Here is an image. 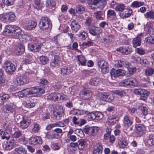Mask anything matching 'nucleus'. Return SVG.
<instances>
[{"instance_id": "f257e3e1", "label": "nucleus", "mask_w": 154, "mask_h": 154, "mask_svg": "<svg viewBox=\"0 0 154 154\" xmlns=\"http://www.w3.org/2000/svg\"><path fill=\"white\" fill-rule=\"evenodd\" d=\"M45 90L38 87H31L23 90L18 92L19 96L21 97H29L31 96H37L44 93Z\"/></svg>"}, {"instance_id": "f03ea898", "label": "nucleus", "mask_w": 154, "mask_h": 154, "mask_svg": "<svg viewBox=\"0 0 154 154\" xmlns=\"http://www.w3.org/2000/svg\"><path fill=\"white\" fill-rule=\"evenodd\" d=\"M21 32L22 30L20 27L12 25L6 26L3 32L4 35L13 36L19 38L23 35Z\"/></svg>"}, {"instance_id": "7ed1b4c3", "label": "nucleus", "mask_w": 154, "mask_h": 154, "mask_svg": "<svg viewBox=\"0 0 154 154\" xmlns=\"http://www.w3.org/2000/svg\"><path fill=\"white\" fill-rule=\"evenodd\" d=\"M48 99L54 101H59L60 100H66L68 99L67 96L61 93H52L47 96Z\"/></svg>"}, {"instance_id": "20e7f679", "label": "nucleus", "mask_w": 154, "mask_h": 154, "mask_svg": "<svg viewBox=\"0 0 154 154\" xmlns=\"http://www.w3.org/2000/svg\"><path fill=\"white\" fill-rule=\"evenodd\" d=\"M51 24L50 19L46 17H43L39 20L38 26L40 29L43 30H46L48 29Z\"/></svg>"}, {"instance_id": "39448f33", "label": "nucleus", "mask_w": 154, "mask_h": 154, "mask_svg": "<svg viewBox=\"0 0 154 154\" xmlns=\"http://www.w3.org/2000/svg\"><path fill=\"white\" fill-rule=\"evenodd\" d=\"M97 65L101 69V71L103 73H108L109 71V65L108 63L105 60H100L97 62Z\"/></svg>"}, {"instance_id": "423d86ee", "label": "nucleus", "mask_w": 154, "mask_h": 154, "mask_svg": "<svg viewBox=\"0 0 154 154\" xmlns=\"http://www.w3.org/2000/svg\"><path fill=\"white\" fill-rule=\"evenodd\" d=\"M84 132L86 134H89L92 136L95 135L99 130V128L97 127H89L85 126L83 128Z\"/></svg>"}, {"instance_id": "0eeeda50", "label": "nucleus", "mask_w": 154, "mask_h": 154, "mask_svg": "<svg viewBox=\"0 0 154 154\" xmlns=\"http://www.w3.org/2000/svg\"><path fill=\"white\" fill-rule=\"evenodd\" d=\"M88 117L90 119L94 120H100L103 118L102 113L99 112H96L94 113L89 112L87 114Z\"/></svg>"}, {"instance_id": "6e6552de", "label": "nucleus", "mask_w": 154, "mask_h": 154, "mask_svg": "<svg viewBox=\"0 0 154 154\" xmlns=\"http://www.w3.org/2000/svg\"><path fill=\"white\" fill-rule=\"evenodd\" d=\"M3 67L6 71L9 74H11L15 70L14 65L10 61H7L5 62Z\"/></svg>"}, {"instance_id": "1a4fd4ad", "label": "nucleus", "mask_w": 154, "mask_h": 154, "mask_svg": "<svg viewBox=\"0 0 154 154\" xmlns=\"http://www.w3.org/2000/svg\"><path fill=\"white\" fill-rule=\"evenodd\" d=\"M16 106L13 103H8L3 107V111L5 113H13L15 111Z\"/></svg>"}, {"instance_id": "9d476101", "label": "nucleus", "mask_w": 154, "mask_h": 154, "mask_svg": "<svg viewBox=\"0 0 154 154\" xmlns=\"http://www.w3.org/2000/svg\"><path fill=\"white\" fill-rule=\"evenodd\" d=\"M89 32L93 35L96 36L97 38L100 37V34L102 32V29L100 27H96L95 26H93L88 28Z\"/></svg>"}, {"instance_id": "9b49d317", "label": "nucleus", "mask_w": 154, "mask_h": 154, "mask_svg": "<svg viewBox=\"0 0 154 154\" xmlns=\"http://www.w3.org/2000/svg\"><path fill=\"white\" fill-rule=\"evenodd\" d=\"M42 44L40 43H29L28 44V49L31 51L34 52H36L39 51L40 50Z\"/></svg>"}, {"instance_id": "f8f14e48", "label": "nucleus", "mask_w": 154, "mask_h": 154, "mask_svg": "<svg viewBox=\"0 0 154 154\" xmlns=\"http://www.w3.org/2000/svg\"><path fill=\"white\" fill-rule=\"evenodd\" d=\"M118 63L119 67L125 66L128 68L129 70L130 74H133L134 72L136 71V68H131L130 67V63L128 62H125L120 60L118 61Z\"/></svg>"}, {"instance_id": "ddd939ff", "label": "nucleus", "mask_w": 154, "mask_h": 154, "mask_svg": "<svg viewBox=\"0 0 154 154\" xmlns=\"http://www.w3.org/2000/svg\"><path fill=\"white\" fill-rule=\"evenodd\" d=\"M29 142L32 145H35L37 144H42V140L40 136H36L31 137L29 140Z\"/></svg>"}, {"instance_id": "4468645a", "label": "nucleus", "mask_w": 154, "mask_h": 154, "mask_svg": "<svg viewBox=\"0 0 154 154\" xmlns=\"http://www.w3.org/2000/svg\"><path fill=\"white\" fill-rule=\"evenodd\" d=\"M37 25V23L34 21H28L24 25V29L27 30H30L34 29Z\"/></svg>"}, {"instance_id": "2eb2a0df", "label": "nucleus", "mask_w": 154, "mask_h": 154, "mask_svg": "<svg viewBox=\"0 0 154 154\" xmlns=\"http://www.w3.org/2000/svg\"><path fill=\"white\" fill-rule=\"evenodd\" d=\"M116 50L126 55L129 54L132 51L131 47L129 46H124L120 47L117 48Z\"/></svg>"}, {"instance_id": "dca6fc26", "label": "nucleus", "mask_w": 154, "mask_h": 154, "mask_svg": "<svg viewBox=\"0 0 154 154\" xmlns=\"http://www.w3.org/2000/svg\"><path fill=\"white\" fill-rule=\"evenodd\" d=\"M144 27L146 31L147 34L150 35H153L154 29L153 25L152 23L150 22H148L144 26Z\"/></svg>"}, {"instance_id": "f3484780", "label": "nucleus", "mask_w": 154, "mask_h": 154, "mask_svg": "<svg viewBox=\"0 0 154 154\" xmlns=\"http://www.w3.org/2000/svg\"><path fill=\"white\" fill-rule=\"evenodd\" d=\"M31 123V120L26 118H23L20 124V127L23 129L27 128Z\"/></svg>"}, {"instance_id": "a211bd4d", "label": "nucleus", "mask_w": 154, "mask_h": 154, "mask_svg": "<svg viewBox=\"0 0 154 154\" xmlns=\"http://www.w3.org/2000/svg\"><path fill=\"white\" fill-rule=\"evenodd\" d=\"M70 26L72 30L75 32H77L81 27L78 22L75 20H74L71 22Z\"/></svg>"}, {"instance_id": "6ab92c4d", "label": "nucleus", "mask_w": 154, "mask_h": 154, "mask_svg": "<svg viewBox=\"0 0 154 154\" xmlns=\"http://www.w3.org/2000/svg\"><path fill=\"white\" fill-rule=\"evenodd\" d=\"M122 12L119 13L120 17L122 18H128L130 17L132 13V11L131 9H125V10Z\"/></svg>"}, {"instance_id": "aec40b11", "label": "nucleus", "mask_w": 154, "mask_h": 154, "mask_svg": "<svg viewBox=\"0 0 154 154\" xmlns=\"http://www.w3.org/2000/svg\"><path fill=\"white\" fill-rule=\"evenodd\" d=\"M61 74L63 75H69L73 71L72 69L70 67L64 66L61 69Z\"/></svg>"}, {"instance_id": "412c9836", "label": "nucleus", "mask_w": 154, "mask_h": 154, "mask_svg": "<svg viewBox=\"0 0 154 154\" xmlns=\"http://www.w3.org/2000/svg\"><path fill=\"white\" fill-rule=\"evenodd\" d=\"M80 95L83 99L87 100L91 97V93L89 90H83L80 92Z\"/></svg>"}, {"instance_id": "4be33fe9", "label": "nucleus", "mask_w": 154, "mask_h": 154, "mask_svg": "<svg viewBox=\"0 0 154 154\" xmlns=\"http://www.w3.org/2000/svg\"><path fill=\"white\" fill-rule=\"evenodd\" d=\"M133 123V122L131 121L129 118V116L125 115L123 119V125L125 127L128 128Z\"/></svg>"}, {"instance_id": "5701e85b", "label": "nucleus", "mask_w": 154, "mask_h": 154, "mask_svg": "<svg viewBox=\"0 0 154 154\" xmlns=\"http://www.w3.org/2000/svg\"><path fill=\"white\" fill-rule=\"evenodd\" d=\"M103 147L101 143H98L94 146L93 151V154H101L102 151Z\"/></svg>"}, {"instance_id": "b1692460", "label": "nucleus", "mask_w": 154, "mask_h": 154, "mask_svg": "<svg viewBox=\"0 0 154 154\" xmlns=\"http://www.w3.org/2000/svg\"><path fill=\"white\" fill-rule=\"evenodd\" d=\"M141 43V38L140 35H137L136 37L134 38L132 41V44L134 48L140 46Z\"/></svg>"}, {"instance_id": "393cba45", "label": "nucleus", "mask_w": 154, "mask_h": 154, "mask_svg": "<svg viewBox=\"0 0 154 154\" xmlns=\"http://www.w3.org/2000/svg\"><path fill=\"white\" fill-rule=\"evenodd\" d=\"M15 144V140L13 139L7 141L5 148V150H9L12 149L13 148Z\"/></svg>"}, {"instance_id": "a878e982", "label": "nucleus", "mask_w": 154, "mask_h": 154, "mask_svg": "<svg viewBox=\"0 0 154 154\" xmlns=\"http://www.w3.org/2000/svg\"><path fill=\"white\" fill-rule=\"evenodd\" d=\"M135 128L136 129V132L140 136L142 135L143 132L144 128V125L141 124H136Z\"/></svg>"}, {"instance_id": "bb28decb", "label": "nucleus", "mask_w": 154, "mask_h": 154, "mask_svg": "<svg viewBox=\"0 0 154 154\" xmlns=\"http://www.w3.org/2000/svg\"><path fill=\"white\" fill-rule=\"evenodd\" d=\"M108 19L113 20L116 17V13L114 10L109 9L108 10L107 13Z\"/></svg>"}, {"instance_id": "cd10ccee", "label": "nucleus", "mask_w": 154, "mask_h": 154, "mask_svg": "<svg viewBox=\"0 0 154 154\" xmlns=\"http://www.w3.org/2000/svg\"><path fill=\"white\" fill-rule=\"evenodd\" d=\"M14 151L18 154H26L27 153V150L26 149L22 146L15 148Z\"/></svg>"}, {"instance_id": "c85d7f7f", "label": "nucleus", "mask_w": 154, "mask_h": 154, "mask_svg": "<svg viewBox=\"0 0 154 154\" xmlns=\"http://www.w3.org/2000/svg\"><path fill=\"white\" fill-rule=\"evenodd\" d=\"M25 51V47L21 43L18 44L16 48V54L19 55L24 52Z\"/></svg>"}, {"instance_id": "c756f323", "label": "nucleus", "mask_w": 154, "mask_h": 154, "mask_svg": "<svg viewBox=\"0 0 154 154\" xmlns=\"http://www.w3.org/2000/svg\"><path fill=\"white\" fill-rule=\"evenodd\" d=\"M22 76H19L17 77L14 80V83L15 85L20 86L24 84V81Z\"/></svg>"}, {"instance_id": "7c9ffc66", "label": "nucleus", "mask_w": 154, "mask_h": 154, "mask_svg": "<svg viewBox=\"0 0 154 154\" xmlns=\"http://www.w3.org/2000/svg\"><path fill=\"white\" fill-rule=\"evenodd\" d=\"M64 114L63 113L59 112H54L53 114L52 115V118L54 120H60L62 116Z\"/></svg>"}, {"instance_id": "2f4dec72", "label": "nucleus", "mask_w": 154, "mask_h": 154, "mask_svg": "<svg viewBox=\"0 0 154 154\" xmlns=\"http://www.w3.org/2000/svg\"><path fill=\"white\" fill-rule=\"evenodd\" d=\"M128 80L129 84V86H130L135 87L138 85V82L136 79L134 78H128Z\"/></svg>"}, {"instance_id": "473e14b6", "label": "nucleus", "mask_w": 154, "mask_h": 154, "mask_svg": "<svg viewBox=\"0 0 154 154\" xmlns=\"http://www.w3.org/2000/svg\"><path fill=\"white\" fill-rule=\"evenodd\" d=\"M125 9V6L122 4H118L115 8L116 11L119 12V13L123 12Z\"/></svg>"}, {"instance_id": "72a5a7b5", "label": "nucleus", "mask_w": 154, "mask_h": 154, "mask_svg": "<svg viewBox=\"0 0 154 154\" xmlns=\"http://www.w3.org/2000/svg\"><path fill=\"white\" fill-rule=\"evenodd\" d=\"M75 11L78 14H82L85 11L84 7L81 5H78L75 7Z\"/></svg>"}, {"instance_id": "f704fd0d", "label": "nucleus", "mask_w": 154, "mask_h": 154, "mask_svg": "<svg viewBox=\"0 0 154 154\" xmlns=\"http://www.w3.org/2000/svg\"><path fill=\"white\" fill-rule=\"evenodd\" d=\"M100 82V79L97 78H94L91 79L89 82L90 84L92 85L97 86L98 85Z\"/></svg>"}, {"instance_id": "c9c22d12", "label": "nucleus", "mask_w": 154, "mask_h": 154, "mask_svg": "<svg viewBox=\"0 0 154 154\" xmlns=\"http://www.w3.org/2000/svg\"><path fill=\"white\" fill-rule=\"evenodd\" d=\"M7 22L13 21L15 17V15L13 12L7 13Z\"/></svg>"}, {"instance_id": "e433bc0d", "label": "nucleus", "mask_w": 154, "mask_h": 154, "mask_svg": "<svg viewBox=\"0 0 154 154\" xmlns=\"http://www.w3.org/2000/svg\"><path fill=\"white\" fill-rule=\"evenodd\" d=\"M86 141L83 139H81L78 142V147L79 149H83L86 144Z\"/></svg>"}, {"instance_id": "4c0bfd02", "label": "nucleus", "mask_w": 154, "mask_h": 154, "mask_svg": "<svg viewBox=\"0 0 154 154\" xmlns=\"http://www.w3.org/2000/svg\"><path fill=\"white\" fill-rule=\"evenodd\" d=\"M94 16L97 19L100 20L104 19L103 17V12L101 11H98L94 13Z\"/></svg>"}, {"instance_id": "58836bf2", "label": "nucleus", "mask_w": 154, "mask_h": 154, "mask_svg": "<svg viewBox=\"0 0 154 154\" xmlns=\"http://www.w3.org/2000/svg\"><path fill=\"white\" fill-rule=\"evenodd\" d=\"M54 109L57 110V112L64 113L63 107L59 103H56L54 106Z\"/></svg>"}, {"instance_id": "ea45409f", "label": "nucleus", "mask_w": 154, "mask_h": 154, "mask_svg": "<svg viewBox=\"0 0 154 154\" xmlns=\"http://www.w3.org/2000/svg\"><path fill=\"white\" fill-rule=\"evenodd\" d=\"M144 5L143 2H138L135 1L132 2L131 5V6L132 8H138Z\"/></svg>"}, {"instance_id": "a19ab883", "label": "nucleus", "mask_w": 154, "mask_h": 154, "mask_svg": "<svg viewBox=\"0 0 154 154\" xmlns=\"http://www.w3.org/2000/svg\"><path fill=\"white\" fill-rule=\"evenodd\" d=\"M60 61V60L58 58H53L52 60L51 63V67H53L58 66Z\"/></svg>"}, {"instance_id": "79ce46f5", "label": "nucleus", "mask_w": 154, "mask_h": 154, "mask_svg": "<svg viewBox=\"0 0 154 154\" xmlns=\"http://www.w3.org/2000/svg\"><path fill=\"white\" fill-rule=\"evenodd\" d=\"M144 16L146 18H149L151 19H154V11H152L147 12L144 14Z\"/></svg>"}, {"instance_id": "37998d69", "label": "nucleus", "mask_w": 154, "mask_h": 154, "mask_svg": "<svg viewBox=\"0 0 154 154\" xmlns=\"http://www.w3.org/2000/svg\"><path fill=\"white\" fill-rule=\"evenodd\" d=\"M118 118L116 116H113L109 117L108 119V121L111 124H114L118 122Z\"/></svg>"}, {"instance_id": "c03bdc74", "label": "nucleus", "mask_w": 154, "mask_h": 154, "mask_svg": "<svg viewBox=\"0 0 154 154\" xmlns=\"http://www.w3.org/2000/svg\"><path fill=\"white\" fill-rule=\"evenodd\" d=\"M148 145L152 146L154 145V135L152 134L149 135V138L147 141Z\"/></svg>"}, {"instance_id": "a18cd8bd", "label": "nucleus", "mask_w": 154, "mask_h": 154, "mask_svg": "<svg viewBox=\"0 0 154 154\" xmlns=\"http://www.w3.org/2000/svg\"><path fill=\"white\" fill-rule=\"evenodd\" d=\"M145 41L149 44L154 45V36H150L145 38Z\"/></svg>"}, {"instance_id": "49530a36", "label": "nucleus", "mask_w": 154, "mask_h": 154, "mask_svg": "<svg viewBox=\"0 0 154 154\" xmlns=\"http://www.w3.org/2000/svg\"><path fill=\"white\" fill-rule=\"evenodd\" d=\"M154 73V69L152 68H148L146 70L145 75L147 76L152 75Z\"/></svg>"}, {"instance_id": "de8ad7c7", "label": "nucleus", "mask_w": 154, "mask_h": 154, "mask_svg": "<svg viewBox=\"0 0 154 154\" xmlns=\"http://www.w3.org/2000/svg\"><path fill=\"white\" fill-rule=\"evenodd\" d=\"M40 129V127L38 124L36 123H34L33 124V127L32 129V131L34 133H37L38 131Z\"/></svg>"}, {"instance_id": "09e8293b", "label": "nucleus", "mask_w": 154, "mask_h": 154, "mask_svg": "<svg viewBox=\"0 0 154 154\" xmlns=\"http://www.w3.org/2000/svg\"><path fill=\"white\" fill-rule=\"evenodd\" d=\"M119 85L121 86L127 87L129 86L128 79H126L122 81L119 83Z\"/></svg>"}, {"instance_id": "8fccbe9b", "label": "nucleus", "mask_w": 154, "mask_h": 154, "mask_svg": "<svg viewBox=\"0 0 154 154\" xmlns=\"http://www.w3.org/2000/svg\"><path fill=\"white\" fill-rule=\"evenodd\" d=\"M136 60L139 63L145 66H146L148 64V61L145 58H137V59H136Z\"/></svg>"}, {"instance_id": "3c124183", "label": "nucleus", "mask_w": 154, "mask_h": 154, "mask_svg": "<svg viewBox=\"0 0 154 154\" xmlns=\"http://www.w3.org/2000/svg\"><path fill=\"white\" fill-rule=\"evenodd\" d=\"M56 5V2L53 0H48L47 1L46 6V7H50L51 6L54 7Z\"/></svg>"}, {"instance_id": "603ef678", "label": "nucleus", "mask_w": 154, "mask_h": 154, "mask_svg": "<svg viewBox=\"0 0 154 154\" xmlns=\"http://www.w3.org/2000/svg\"><path fill=\"white\" fill-rule=\"evenodd\" d=\"M99 0H89L88 2V4L91 7V9H93V7L92 5H94L97 7V4L98 3Z\"/></svg>"}, {"instance_id": "864d4df0", "label": "nucleus", "mask_w": 154, "mask_h": 154, "mask_svg": "<svg viewBox=\"0 0 154 154\" xmlns=\"http://www.w3.org/2000/svg\"><path fill=\"white\" fill-rule=\"evenodd\" d=\"M69 118H72V121L75 125H79V118L78 117L74 116L73 117H69Z\"/></svg>"}, {"instance_id": "5fc2aeb1", "label": "nucleus", "mask_w": 154, "mask_h": 154, "mask_svg": "<svg viewBox=\"0 0 154 154\" xmlns=\"http://www.w3.org/2000/svg\"><path fill=\"white\" fill-rule=\"evenodd\" d=\"M51 146L52 149L54 150H58L60 148V145L57 143H52L51 144Z\"/></svg>"}, {"instance_id": "6e6d98bb", "label": "nucleus", "mask_w": 154, "mask_h": 154, "mask_svg": "<svg viewBox=\"0 0 154 154\" xmlns=\"http://www.w3.org/2000/svg\"><path fill=\"white\" fill-rule=\"evenodd\" d=\"M77 60L79 65L82 66H85L87 60L85 58H77Z\"/></svg>"}, {"instance_id": "4d7b16f0", "label": "nucleus", "mask_w": 154, "mask_h": 154, "mask_svg": "<svg viewBox=\"0 0 154 154\" xmlns=\"http://www.w3.org/2000/svg\"><path fill=\"white\" fill-rule=\"evenodd\" d=\"M87 33L85 32H82L78 35V36L82 40L85 39L87 36Z\"/></svg>"}, {"instance_id": "13d9d810", "label": "nucleus", "mask_w": 154, "mask_h": 154, "mask_svg": "<svg viewBox=\"0 0 154 154\" xmlns=\"http://www.w3.org/2000/svg\"><path fill=\"white\" fill-rule=\"evenodd\" d=\"M35 5L38 9L41 8L43 6V3L41 2L40 0H36L35 2Z\"/></svg>"}, {"instance_id": "bf43d9fd", "label": "nucleus", "mask_w": 154, "mask_h": 154, "mask_svg": "<svg viewBox=\"0 0 154 154\" xmlns=\"http://www.w3.org/2000/svg\"><path fill=\"white\" fill-rule=\"evenodd\" d=\"M115 93L121 97L124 96L126 94L125 93L123 90H116L115 92Z\"/></svg>"}, {"instance_id": "052dcab7", "label": "nucleus", "mask_w": 154, "mask_h": 154, "mask_svg": "<svg viewBox=\"0 0 154 154\" xmlns=\"http://www.w3.org/2000/svg\"><path fill=\"white\" fill-rule=\"evenodd\" d=\"M22 135V132L21 131H15L13 135L14 138H17L20 137Z\"/></svg>"}, {"instance_id": "680f3d73", "label": "nucleus", "mask_w": 154, "mask_h": 154, "mask_svg": "<svg viewBox=\"0 0 154 154\" xmlns=\"http://www.w3.org/2000/svg\"><path fill=\"white\" fill-rule=\"evenodd\" d=\"M150 94V93L147 90L142 89L141 93V96L143 97H147Z\"/></svg>"}, {"instance_id": "e2e57ef3", "label": "nucleus", "mask_w": 154, "mask_h": 154, "mask_svg": "<svg viewBox=\"0 0 154 154\" xmlns=\"http://www.w3.org/2000/svg\"><path fill=\"white\" fill-rule=\"evenodd\" d=\"M48 83V81L45 79H40L39 85L43 87L44 86L46 85Z\"/></svg>"}, {"instance_id": "0e129e2a", "label": "nucleus", "mask_w": 154, "mask_h": 154, "mask_svg": "<svg viewBox=\"0 0 154 154\" xmlns=\"http://www.w3.org/2000/svg\"><path fill=\"white\" fill-rule=\"evenodd\" d=\"M7 13L0 15V20L5 23L7 22Z\"/></svg>"}, {"instance_id": "69168bd1", "label": "nucleus", "mask_w": 154, "mask_h": 154, "mask_svg": "<svg viewBox=\"0 0 154 154\" xmlns=\"http://www.w3.org/2000/svg\"><path fill=\"white\" fill-rule=\"evenodd\" d=\"M107 92H104L102 93L100 95V98L103 101H106L107 97Z\"/></svg>"}, {"instance_id": "338daca9", "label": "nucleus", "mask_w": 154, "mask_h": 154, "mask_svg": "<svg viewBox=\"0 0 154 154\" xmlns=\"http://www.w3.org/2000/svg\"><path fill=\"white\" fill-rule=\"evenodd\" d=\"M76 133H77V135L80 137L82 138L84 136V132L83 130L80 129H77L76 130Z\"/></svg>"}, {"instance_id": "774afa93", "label": "nucleus", "mask_w": 154, "mask_h": 154, "mask_svg": "<svg viewBox=\"0 0 154 154\" xmlns=\"http://www.w3.org/2000/svg\"><path fill=\"white\" fill-rule=\"evenodd\" d=\"M114 98L113 95L108 93L106 101L110 102L114 99Z\"/></svg>"}]
</instances>
